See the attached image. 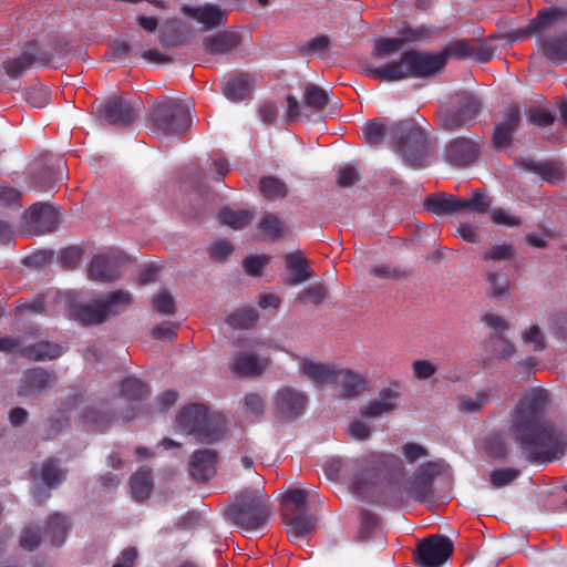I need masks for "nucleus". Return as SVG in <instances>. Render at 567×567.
Wrapping results in <instances>:
<instances>
[{"mask_svg":"<svg viewBox=\"0 0 567 567\" xmlns=\"http://www.w3.org/2000/svg\"><path fill=\"white\" fill-rule=\"evenodd\" d=\"M179 429L199 443L212 444L225 435L226 419L219 413H208L205 405L193 403L177 415Z\"/></svg>","mask_w":567,"mask_h":567,"instance_id":"5","label":"nucleus"},{"mask_svg":"<svg viewBox=\"0 0 567 567\" xmlns=\"http://www.w3.org/2000/svg\"><path fill=\"white\" fill-rule=\"evenodd\" d=\"M443 462L430 461L420 465L403 485L405 468L399 456L371 452L352 461L349 472L358 496L378 493L386 505H398L412 498L425 503L433 498L434 481L443 472Z\"/></svg>","mask_w":567,"mask_h":567,"instance_id":"1","label":"nucleus"},{"mask_svg":"<svg viewBox=\"0 0 567 567\" xmlns=\"http://www.w3.org/2000/svg\"><path fill=\"white\" fill-rule=\"evenodd\" d=\"M480 96L470 91H458L451 97V106L439 112L440 126L447 132L470 126L482 110Z\"/></svg>","mask_w":567,"mask_h":567,"instance_id":"9","label":"nucleus"},{"mask_svg":"<svg viewBox=\"0 0 567 567\" xmlns=\"http://www.w3.org/2000/svg\"><path fill=\"white\" fill-rule=\"evenodd\" d=\"M70 527L71 523L68 516L54 513L47 520L45 534L50 536L53 546L60 547L63 545Z\"/></svg>","mask_w":567,"mask_h":567,"instance_id":"33","label":"nucleus"},{"mask_svg":"<svg viewBox=\"0 0 567 567\" xmlns=\"http://www.w3.org/2000/svg\"><path fill=\"white\" fill-rule=\"evenodd\" d=\"M303 99L305 104L316 111L323 110L329 103L328 92L316 84H308L305 87Z\"/></svg>","mask_w":567,"mask_h":567,"instance_id":"47","label":"nucleus"},{"mask_svg":"<svg viewBox=\"0 0 567 567\" xmlns=\"http://www.w3.org/2000/svg\"><path fill=\"white\" fill-rule=\"evenodd\" d=\"M454 544L445 535L433 534L417 542L413 553L416 567H441L453 555Z\"/></svg>","mask_w":567,"mask_h":567,"instance_id":"10","label":"nucleus"},{"mask_svg":"<svg viewBox=\"0 0 567 567\" xmlns=\"http://www.w3.org/2000/svg\"><path fill=\"white\" fill-rule=\"evenodd\" d=\"M337 365L334 364H326L312 361L310 359H305L301 363L300 370L303 375H306L309 380L318 384L332 383V380L336 379Z\"/></svg>","mask_w":567,"mask_h":567,"instance_id":"26","label":"nucleus"},{"mask_svg":"<svg viewBox=\"0 0 567 567\" xmlns=\"http://www.w3.org/2000/svg\"><path fill=\"white\" fill-rule=\"evenodd\" d=\"M154 309L161 315H174L175 301L167 291H161L153 299Z\"/></svg>","mask_w":567,"mask_h":567,"instance_id":"64","label":"nucleus"},{"mask_svg":"<svg viewBox=\"0 0 567 567\" xmlns=\"http://www.w3.org/2000/svg\"><path fill=\"white\" fill-rule=\"evenodd\" d=\"M492 199L482 189H475L472 192L470 198L456 196V215L457 214H473L483 215L489 210Z\"/></svg>","mask_w":567,"mask_h":567,"instance_id":"23","label":"nucleus"},{"mask_svg":"<svg viewBox=\"0 0 567 567\" xmlns=\"http://www.w3.org/2000/svg\"><path fill=\"white\" fill-rule=\"evenodd\" d=\"M360 179L358 168L351 165H342L338 171L337 183L342 188H348L354 185Z\"/></svg>","mask_w":567,"mask_h":567,"instance_id":"63","label":"nucleus"},{"mask_svg":"<svg viewBox=\"0 0 567 567\" xmlns=\"http://www.w3.org/2000/svg\"><path fill=\"white\" fill-rule=\"evenodd\" d=\"M341 386V395L343 398L357 396L365 388V380L348 369L337 368L336 379L332 380Z\"/></svg>","mask_w":567,"mask_h":567,"instance_id":"27","label":"nucleus"},{"mask_svg":"<svg viewBox=\"0 0 567 567\" xmlns=\"http://www.w3.org/2000/svg\"><path fill=\"white\" fill-rule=\"evenodd\" d=\"M239 43L236 33L224 32L213 38L204 40V50L210 54H226L235 49Z\"/></svg>","mask_w":567,"mask_h":567,"instance_id":"37","label":"nucleus"},{"mask_svg":"<svg viewBox=\"0 0 567 567\" xmlns=\"http://www.w3.org/2000/svg\"><path fill=\"white\" fill-rule=\"evenodd\" d=\"M54 56L55 53L45 51L38 43L32 42L29 43L20 55L3 61L2 66L9 78L19 79L34 64L49 65Z\"/></svg>","mask_w":567,"mask_h":567,"instance_id":"12","label":"nucleus"},{"mask_svg":"<svg viewBox=\"0 0 567 567\" xmlns=\"http://www.w3.org/2000/svg\"><path fill=\"white\" fill-rule=\"evenodd\" d=\"M403 48L402 41L399 37L395 38H379L374 41L371 55L374 59H385Z\"/></svg>","mask_w":567,"mask_h":567,"instance_id":"46","label":"nucleus"},{"mask_svg":"<svg viewBox=\"0 0 567 567\" xmlns=\"http://www.w3.org/2000/svg\"><path fill=\"white\" fill-rule=\"evenodd\" d=\"M489 295L494 298H502L509 295V282L506 277L496 271H486Z\"/></svg>","mask_w":567,"mask_h":567,"instance_id":"50","label":"nucleus"},{"mask_svg":"<svg viewBox=\"0 0 567 567\" xmlns=\"http://www.w3.org/2000/svg\"><path fill=\"white\" fill-rule=\"evenodd\" d=\"M390 136L395 140L396 150L411 167H420L426 156V133L413 120H403L390 125Z\"/></svg>","mask_w":567,"mask_h":567,"instance_id":"6","label":"nucleus"},{"mask_svg":"<svg viewBox=\"0 0 567 567\" xmlns=\"http://www.w3.org/2000/svg\"><path fill=\"white\" fill-rule=\"evenodd\" d=\"M542 51L546 59L556 64L567 62V32L546 37L542 42Z\"/></svg>","mask_w":567,"mask_h":567,"instance_id":"25","label":"nucleus"},{"mask_svg":"<svg viewBox=\"0 0 567 567\" xmlns=\"http://www.w3.org/2000/svg\"><path fill=\"white\" fill-rule=\"evenodd\" d=\"M558 17V12L554 9H543L538 11L536 18L529 20L530 30L534 33L542 31Z\"/></svg>","mask_w":567,"mask_h":567,"instance_id":"62","label":"nucleus"},{"mask_svg":"<svg viewBox=\"0 0 567 567\" xmlns=\"http://www.w3.org/2000/svg\"><path fill=\"white\" fill-rule=\"evenodd\" d=\"M83 421L92 431L104 432L115 421V414L97 409H86L83 413Z\"/></svg>","mask_w":567,"mask_h":567,"instance_id":"40","label":"nucleus"},{"mask_svg":"<svg viewBox=\"0 0 567 567\" xmlns=\"http://www.w3.org/2000/svg\"><path fill=\"white\" fill-rule=\"evenodd\" d=\"M446 65V54L442 52L404 51L398 60L373 66L361 65V72L368 78L381 82H398L405 79H427L440 74Z\"/></svg>","mask_w":567,"mask_h":567,"instance_id":"3","label":"nucleus"},{"mask_svg":"<svg viewBox=\"0 0 567 567\" xmlns=\"http://www.w3.org/2000/svg\"><path fill=\"white\" fill-rule=\"evenodd\" d=\"M64 163L62 159H56L52 165L42 167L34 176V183L40 190H48L52 185L62 179V168Z\"/></svg>","mask_w":567,"mask_h":567,"instance_id":"38","label":"nucleus"},{"mask_svg":"<svg viewBox=\"0 0 567 567\" xmlns=\"http://www.w3.org/2000/svg\"><path fill=\"white\" fill-rule=\"evenodd\" d=\"M41 544V532L38 526L25 527L20 536V545L23 549L34 550Z\"/></svg>","mask_w":567,"mask_h":567,"instance_id":"60","label":"nucleus"},{"mask_svg":"<svg viewBox=\"0 0 567 567\" xmlns=\"http://www.w3.org/2000/svg\"><path fill=\"white\" fill-rule=\"evenodd\" d=\"M538 176L553 184L563 182L565 177L563 166L557 162L543 163Z\"/></svg>","mask_w":567,"mask_h":567,"instance_id":"57","label":"nucleus"},{"mask_svg":"<svg viewBox=\"0 0 567 567\" xmlns=\"http://www.w3.org/2000/svg\"><path fill=\"white\" fill-rule=\"evenodd\" d=\"M218 453L213 449H198L190 455L188 473L196 482L205 483L216 474Z\"/></svg>","mask_w":567,"mask_h":567,"instance_id":"17","label":"nucleus"},{"mask_svg":"<svg viewBox=\"0 0 567 567\" xmlns=\"http://www.w3.org/2000/svg\"><path fill=\"white\" fill-rule=\"evenodd\" d=\"M307 402L305 393L290 386H282L274 398L276 416L282 421H295L303 414Z\"/></svg>","mask_w":567,"mask_h":567,"instance_id":"14","label":"nucleus"},{"mask_svg":"<svg viewBox=\"0 0 567 567\" xmlns=\"http://www.w3.org/2000/svg\"><path fill=\"white\" fill-rule=\"evenodd\" d=\"M133 301L134 299L131 292L123 289L112 291L101 300L106 319L111 316L120 315L131 306Z\"/></svg>","mask_w":567,"mask_h":567,"instance_id":"35","label":"nucleus"},{"mask_svg":"<svg viewBox=\"0 0 567 567\" xmlns=\"http://www.w3.org/2000/svg\"><path fill=\"white\" fill-rule=\"evenodd\" d=\"M252 218L254 212L248 209L234 210L225 207L218 213L219 223L234 229H241L248 226Z\"/></svg>","mask_w":567,"mask_h":567,"instance_id":"39","label":"nucleus"},{"mask_svg":"<svg viewBox=\"0 0 567 567\" xmlns=\"http://www.w3.org/2000/svg\"><path fill=\"white\" fill-rule=\"evenodd\" d=\"M362 130L365 140L372 145L380 144L386 134L390 135V125H385L379 118L368 122Z\"/></svg>","mask_w":567,"mask_h":567,"instance_id":"49","label":"nucleus"},{"mask_svg":"<svg viewBox=\"0 0 567 567\" xmlns=\"http://www.w3.org/2000/svg\"><path fill=\"white\" fill-rule=\"evenodd\" d=\"M486 454L494 460H503L508 454V444L504 434L492 433L485 439Z\"/></svg>","mask_w":567,"mask_h":567,"instance_id":"45","label":"nucleus"},{"mask_svg":"<svg viewBox=\"0 0 567 567\" xmlns=\"http://www.w3.org/2000/svg\"><path fill=\"white\" fill-rule=\"evenodd\" d=\"M272 514L268 495L260 488H244L226 507L225 515L234 525L245 530L262 528Z\"/></svg>","mask_w":567,"mask_h":567,"instance_id":"4","label":"nucleus"},{"mask_svg":"<svg viewBox=\"0 0 567 567\" xmlns=\"http://www.w3.org/2000/svg\"><path fill=\"white\" fill-rule=\"evenodd\" d=\"M520 121L522 111L519 105H509L504 112V118L496 123L493 130L492 144L495 150L499 151L512 145Z\"/></svg>","mask_w":567,"mask_h":567,"instance_id":"16","label":"nucleus"},{"mask_svg":"<svg viewBox=\"0 0 567 567\" xmlns=\"http://www.w3.org/2000/svg\"><path fill=\"white\" fill-rule=\"evenodd\" d=\"M24 99L31 107L43 109L50 103V93L47 86L38 85L28 89Z\"/></svg>","mask_w":567,"mask_h":567,"instance_id":"54","label":"nucleus"},{"mask_svg":"<svg viewBox=\"0 0 567 567\" xmlns=\"http://www.w3.org/2000/svg\"><path fill=\"white\" fill-rule=\"evenodd\" d=\"M519 476V471L515 468H497L491 473L489 480L494 487H504L514 482Z\"/></svg>","mask_w":567,"mask_h":567,"instance_id":"59","label":"nucleus"},{"mask_svg":"<svg viewBox=\"0 0 567 567\" xmlns=\"http://www.w3.org/2000/svg\"><path fill=\"white\" fill-rule=\"evenodd\" d=\"M61 354L62 348L49 341H40L20 349L21 357L33 361L54 360Z\"/></svg>","mask_w":567,"mask_h":567,"instance_id":"30","label":"nucleus"},{"mask_svg":"<svg viewBox=\"0 0 567 567\" xmlns=\"http://www.w3.org/2000/svg\"><path fill=\"white\" fill-rule=\"evenodd\" d=\"M515 247L508 241H497L483 251L482 258L485 261L509 260L515 256Z\"/></svg>","mask_w":567,"mask_h":567,"instance_id":"48","label":"nucleus"},{"mask_svg":"<svg viewBox=\"0 0 567 567\" xmlns=\"http://www.w3.org/2000/svg\"><path fill=\"white\" fill-rule=\"evenodd\" d=\"M308 493L289 489L281 499V516L290 537L305 538L315 530L316 518L307 509Z\"/></svg>","mask_w":567,"mask_h":567,"instance_id":"7","label":"nucleus"},{"mask_svg":"<svg viewBox=\"0 0 567 567\" xmlns=\"http://www.w3.org/2000/svg\"><path fill=\"white\" fill-rule=\"evenodd\" d=\"M55 374L42 368L28 369L23 372L18 394L22 396L35 395L48 389L54 381Z\"/></svg>","mask_w":567,"mask_h":567,"instance_id":"19","label":"nucleus"},{"mask_svg":"<svg viewBox=\"0 0 567 567\" xmlns=\"http://www.w3.org/2000/svg\"><path fill=\"white\" fill-rule=\"evenodd\" d=\"M549 404L547 390L528 389L515 408L508 427L523 456L530 463H548L565 451L563 433L545 415Z\"/></svg>","mask_w":567,"mask_h":567,"instance_id":"2","label":"nucleus"},{"mask_svg":"<svg viewBox=\"0 0 567 567\" xmlns=\"http://www.w3.org/2000/svg\"><path fill=\"white\" fill-rule=\"evenodd\" d=\"M223 94L233 102H241L250 96L252 91V78L240 73L228 78L221 84Z\"/></svg>","mask_w":567,"mask_h":567,"instance_id":"22","label":"nucleus"},{"mask_svg":"<svg viewBox=\"0 0 567 567\" xmlns=\"http://www.w3.org/2000/svg\"><path fill=\"white\" fill-rule=\"evenodd\" d=\"M379 517L370 511H362L360 513V529L359 536L361 539H368L379 525Z\"/></svg>","mask_w":567,"mask_h":567,"instance_id":"58","label":"nucleus"},{"mask_svg":"<svg viewBox=\"0 0 567 567\" xmlns=\"http://www.w3.org/2000/svg\"><path fill=\"white\" fill-rule=\"evenodd\" d=\"M99 113L110 125L115 127H126L137 116V110L128 101L117 95L104 101Z\"/></svg>","mask_w":567,"mask_h":567,"instance_id":"15","label":"nucleus"},{"mask_svg":"<svg viewBox=\"0 0 567 567\" xmlns=\"http://www.w3.org/2000/svg\"><path fill=\"white\" fill-rule=\"evenodd\" d=\"M270 257L266 255L261 256H248L244 259L243 266L249 276L258 277L261 275L262 269L269 264Z\"/></svg>","mask_w":567,"mask_h":567,"instance_id":"61","label":"nucleus"},{"mask_svg":"<svg viewBox=\"0 0 567 567\" xmlns=\"http://www.w3.org/2000/svg\"><path fill=\"white\" fill-rule=\"evenodd\" d=\"M257 228L264 240L272 243L284 237L288 230L287 224L275 213L265 214L259 220Z\"/></svg>","mask_w":567,"mask_h":567,"instance_id":"28","label":"nucleus"},{"mask_svg":"<svg viewBox=\"0 0 567 567\" xmlns=\"http://www.w3.org/2000/svg\"><path fill=\"white\" fill-rule=\"evenodd\" d=\"M126 257L118 250H110L92 258L87 275L89 278L100 282H112L122 275Z\"/></svg>","mask_w":567,"mask_h":567,"instance_id":"13","label":"nucleus"},{"mask_svg":"<svg viewBox=\"0 0 567 567\" xmlns=\"http://www.w3.org/2000/svg\"><path fill=\"white\" fill-rule=\"evenodd\" d=\"M371 275L380 279L403 280L410 272L400 266L375 265L370 270Z\"/></svg>","mask_w":567,"mask_h":567,"instance_id":"52","label":"nucleus"},{"mask_svg":"<svg viewBox=\"0 0 567 567\" xmlns=\"http://www.w3.org/2000/svg\"><path fill=\"white\" fill-rule=\"evenodd\" d=\"M502 38L498 34H492L485 40L473 39L474 56L480 62H487L497 49L503 48L504 43H499Z\"/></svg>","mask_w":567,"mask_h":567,"instance_id":"41","label":"nucleus"},{"mask_svg":"<svg viewBox=\"0 0 567 567\" xmlns=\"http://www.w3.org/2000/svg\"><path fill=\"white\" fill-rule=\"evenodd\" d=\"M23 218L38 234L52 233L58 228L59 212L50 204L35 203L24 213Z\"/></svg>","mask_w":567,"mask_h":567,"instance_id":"18","label":"nucleus"},{"mask_svg":"<svg viewBox=\"0 0 567 567\" xmlns=\"http://www.w3.org/2000/svg\"><path fill=\"white\" fill-rule=\"evenodd\" d=\"M131 494L135 501L146 499L153 488V478L151 470L142 466L130 478Z\"/></svg>","mask_w":567,"mask_h":567,"instance_id":"34","label":"nucleus"},{"mask_svg":"<svg viewBox=\"0 0 567 567\" xmlns=\"http://www.w3.org/2000/svg\"><path fill=\"white\" fill-rule=\"evenodd\" d=\"M446 54V61L450 56H456L460 59H467L474 56L473 39L471 40H457L449 43L442 51Z\"/></svg>","mask_w":567,"mask_h":567,"instance_id":"51","label":"nucleus"},{"mask_svg":"<svg viewBox=\"0 0 567 567\" xmlns=\"http://www.w3.org/2000/svg\"><path fill=\"white\" fill-rule=\"evenodd\" d=\"M527 118L532 124L544 128L550 126L555 122L556 116L547 109L533 106L528 111Z\"/></svg>","mask_w":567,"mask_h":567,"instance_id":"56","label":"nucleus"},{"mask_svg":"<svg viewBox=\"0 0 567 567\" xmlns=\"http://www.w3.org/2000/svg\"><path fill=\"white\" fill-rule=\"evenodd\" d=\"M423 207L436 216L456 215V196L447 193H432L425 197Z\"/></svg>","mask_w":567,"mask_h":567,"instance_id":"24","label":"nucleus"},{"mask_svg":"<svg viewBox=\"0 0 567 567\" xmlns=\"http://www.w3.org/2000/svg\"><path fill=\"white\" fill-rule=\"evenodd\" d=\"M399 393L390 388L382 389L379 392L378 399L370 401L364 405L360 413L363 417H377L383 414L392 413L396 408V400Z\"/></svg>","mask_w":567,"mask_h":567,"instance_id":"21","label":"nucleus"},{"mask_svg":"<svg viewBox=\"0 0 567 567\" xmlns=\"http://www.w3.org/2000/svg\"><path fill=\"white\" fill-rule=\"evenodd\" d=\"M150 393L147 385L141 380L128 377L120 384V395L127 401H141Z\"/></svg>","mask_w":567,"mask_h":567,"instance_id":"42","label":"nucleus"},{"mask_svg":"<svg viewBox=\"0 0 567 567\" xmlns=\"http://www.w3.org/2000/svg\"><path fill=\"white\" fill-rule=\"evenodd\" d=\"M258 188L262 197L269 202L282 200L289 194L288 185L276 176H262Z\"/></svg>","mask_w":567,"mask_h":567,"instance_id":"36","label":"nucleus"},{"mask_svg":"<svg viewBox=\"0 0 567 567\" xmlns=\"http://www.w3.org/2000/svg\"><path fill=\"white\" fill-rule=\"evenodd\" d=\"M71 315L78 322L84 326L101 324L106 320L101 300L91 305L72 306Z\"/></svg>","mask_w":567,"mask_h":567,"instance_id":"29","label":"nucleus"},{"mask_svg":"<svg viewBox=\"0 0 567 567\" xmlns=\"http://www.w3.org/2000/svg\"><path fill=\"white\" fill-rule=\"evenodd\" d=\"M40 478L49 488H53L65 480V472L59 467L58 460L50 457L42 465Z\"/></svg>","mask_w":567,"mask_h":567,"instance_id":"44","label":"nucleus"},{"mask_svg":"<svg viewBox=\"0 0 567 567\" xmlns=\"http://www.w3.org/2000/svg\"><path fill=\"white\" fill-rule=\"evenodd\" d=\"M481 138L478 136H455L444 147L445 161L455 167H467L478 157Z\"/></svg>","mask_w":567,"mask_h":567,"instance_id":"11","label":"nucleus"},{"mask_svg":"<svg viewBox=\"0 0 567 567\" xmlns=\"http://www.w3.org/2000/svg\"><path fill=\"white\" fill-rule=\"evenodd\" d=\"M153 126L164 135H179L190 127V113L178 100L161 96L151 107Z\"/></svg>","mask_w":567,"mask_h":567,"instance_id":"8","label":"nucleus"},{"mask_svg":"<svg viewBox=\"0 0 567 567\" xmlns=\"http://www.w3.org/2000/svg\"><path fill=\"white\" fill-rule=\"evenodd\" d=\"M188 16L203 23L206 28H215L224 23L226 13L220 7L206 4L198 8L187 9Z\"/></svg>","mask_w":567,"mask_h":567,"instance_id":"32","label":"nucleus"},{"mask_svg":"<svg viewBox=\"0 0 567 567\" xmlns=\"http://www.w3.org/2000/svg\"><path fill=\"white\" fill-rule=\"evenodd\" d=\"M258 319V312L254 308L247 307L231 312L227 316L226 322L234 329H250L256 324Z\"/></svg>","mask_w":567,"mask_h":567,"instance_id":"43","label":"nucleus"},{"mask_svg":"<svg viewBox=\"0 0 567 567\" xmlns=\"http://www.w3.org/2000/svg\"><path fill=\"white\" fill-rule=\"evenodd\" d=\"M287 270L290 271L286 284L288 286H298L313 277V271L308 265L305 254L300 250L289 252L285 256Z\"/></svg>","mask_w":567,"mask_h":567,"instance_id":"20","label":"nucleus"},{"mask_svg":"<svg viewBox=\"0 0 567 567\" xmlns=\"http://www.w3.org/2000/svg\"><path fill=\"white\" fill-rule=\"evenodd\" d=\"M522 341L524 344L532 346L534 352H540L547 347L546 338L542 329L536 324L522 332Z\"/></svg>","mask_w":567,"mask_h":567,"instance_id":"53","label":"nucleus"},{"mask_svg":"<svg viewBox=\"0 0 567 567\" xmlns=\"http://www.w3.org/2000/svg\"><path fill=\"white\" fill-rule=\"evenodd\" d=\"M267 364V359H260L255 353L244 352L235 357L231 369L239 375H259Z\"/></svg>","mask_w":567,"mask_h":567,"instance_id":"31","label":"nucleus"},{"mask_svg":"<svg viewBox=\"0 0 567 567\" xmlns=\"http://www.w3.org/2000/svg\"><path fill=\"white\" fill-rule=\"evenodd\" d=\"M326 298V287L321 284H318L298 293V296L296 297V301L302 305L310 302L315 306H319L323 302Z\"/></svg>","mask_w":567,"mask_h":567,"instance_id":"55","label":"nucleus"}]
</instances>
